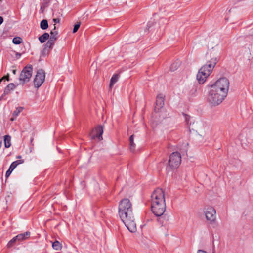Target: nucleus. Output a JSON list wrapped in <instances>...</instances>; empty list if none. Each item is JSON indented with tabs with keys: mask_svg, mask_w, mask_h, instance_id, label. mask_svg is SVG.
Returning <instances> with one entry per match:
<instances>
[{
	"mask_svg": "<svg viewBox=\"0 0 253 253\" xmlns=\"http://www.w3.org/2000/svg\"><path fill=\"white\" fill-rule=\"evenodd\" d=\"M197 253H208L207 252H206V251H203V250H199L198 251H197Z\"/></svg>",
	"mask_w": 253,
	"mask_h": 253,
	"instance_id": "obj_33",
	"label": "nucleus"
},
{
	"mask_svg": "<svg viewBox=\"0 0 253 253\" xmlns=\"http://www.w3.org/2000/svg\"><path fill=\"white\" fill-rule=\"evenodd\" d=\"M11 137L9 135H5L4 137V146L6 148H9L11 146Z\"/></svg>",
	"mask_w": 253,
	"mask_h": 253,
	"instance_id": "obj_15",
	"label": "nucleus"
},
{
	"mask_svg": "<svg viewBox=\"0 0 253 253\" xmlns=\"http://www.w3.org/2000/svg\"><path fill=\"white\" fill-rule=\"evenodd\" d=\"M3 21V18L1 16H0V25L2 24Z\"/></svg>",
	"mask_w": 253,
	"mask_h": 253,
	"instance_id": "obj_35",
	"label": "nucleus"
},
{
	"mask_svg": "<svg viewBox=\"0 0 253 253\" xmlns=\"http://www.w3.org/2000/svg\"><path fill=\"white\" fill-rule=\"evenodd\" d=\"M52 248L55 250H61L62 248V244L58 241H55L52 243Z\"/></svg>",
	"mask_w": 253,
	"mask_h": 253,
	"instance_id": "obj_17",
	"label": "nucleus"
},
{
	"mask_svg": "<svg viewBox=\"0 0 253 253\" xmlns=\"http://www.w3.org/2000/svg\"><path fill=\"white\" fill-rule=\"evenodd\" d=\"M53 44L50 42H47L45 44V46L46 48H52L53 46Z\"/></svg>",
	"mask_w": 253,
	"mask_h": 253,
	"instance_id": "obj_27",
	"label": "nucleus"
},
{
	"mask_svg": "<svg viewBox=\"0 0 253 253\" xmlns=\"http://www.w3.org/2000/svg\"><path fill=\"white\" fill-rule=\"evenodd\" d=\"M14 168L13 167H12L11 166H10L8 170H10L11 172H12V171L14 170Z\"/></svg>",
	"mask_w": 253,
	"mask_h": 253,
	"instance_id": "obj_34",
	"label": "nucleus"
},
{
	"mask_svg": "<svg viewBox=\"0 0 253 253\" xmlns=\"http://www.w3.org/2000/svg\"><path fill=\"white\" fill-rule=\"evenodd\" d=\"M57 39H52L51 38H49V40H48V42H50L53 44L54 45V43H55V41Z\"/></svg>",
	"mask_w": 253,
	"mask_h": 253,
	"instance_id": "obj_30",
	"label": "nucleus"
},
{
	"mask_svg": "<svg viewBox=\"0 0 253 253\" xmlns=\"http://www.w3.org/2000/svg\"><path fill=\"white\" fill-rule=\"evenodd\" d=\"M17 241V239L15 238V237L13 238L7 244V247L10 248L12 247L13 244Z\"/></svg>",
	"mask_w": 253,
	"mask_h": 253,
	"instance_id": "obj_25",
	"label": "nucleus"
},
{
	"mask_svg": "<svg viewBox=\"0 0 253 253\" xmlns=\"http://www.w3.org/2000/svg\"><path fill=\"white\" fill-rule=\"evenodd\" d=\"M33 140V139L32 138L31 140V142H32Z\"/></svg>",
	"mask_w": 253,
	"mask_h": 253,
	"instance_id": "obj_39",
	"label": "nucleus"
},
{
	"mask_svg": "<svg viewBox=\"0 0 253 253\" xmlns=\"http://www.w3.org/2000/svg\"><path fill=\"white\" fill-rule=\"evenodd\" d=\"M40 27L42 30H45L48 27V21L46 19L42 20L40 23Z\"/></svg>",
	"mask_w": 253,
	"mask_h": 253,
	"instance_id": "obj_20",
	"label": "nucleus"
},
{
	"mask_svg": "<svg viewBox=\"0 0 253 253\" xmlns=\"http://www.w3.org/2000/svg\"><path fill=\"white\" fill-rule=\"evenodd\" d=\"M185 119L186 121L187 122V123H188V122L189 121V120L190 119V116H189L188 115H185Z\"/></svg>",
	"mask_w": 253,
	"mask_h": 253,
	"instance_id": "obj_32",
	"label": "nucleus"
},
{
	"mask_svg": "<svg viewBox=\"0 0 253 253\" xmlns=\"http://www.w3.org/2000/svg\"><path fill=\"white\" fill-rule=\"evenodd\" d=\"M15 118H15L14 117H12V118H11L10 119V120H11V121H13L15 119Z\"/></svg>",
	"mask_w": 253,
	"mask_h": 253,
	"instance_id": "obj_37",
	"label": "nucleus"
},
{
	"mask_svg": "<svg viewBox=\"0 0 253 253\" xmlns=\"http://www.w3.org/2000/svg\"><path fill=\"white\" fill-rule=\"evenodd\" d=\"M12 172H11L10 170H8L6 172V174H5V176L6 177H8L10 176V174Z\"/></svg>",
	"mask_w": 253,
	"mask_h": 253,
	"instance_id": "obj_31",
	"label": "nucleus"
},
{
	"mask_svg": "<svg viewBox=\"0 0 253 253\" xmlns=\"http://www.w3.org/2000/svg\"><path fill=\"white\" fill-rule=\"evenodd\" d=\"M204 212L206 218L210 223H213L216 220V210L212 206H206L204 209Z\"/></svg>",
	"mask_w": 253,
	"mask_h": 253,
	"instance_id": "obj_7",
	"label": "nucleus"
},
{
	"mask_svg": "<svg viewBox=\"0 0 253 253\" xmlns=\"http://www.w3.org/2000/svg\"><path fill=\"white\" fill-rule=\"evenodd\" d=\"M4 79H6L7 81H9V74H7V76L3 77L1 79H0V83Z\"/></svg>",
	"mask_w": 253,
	"mask_h": 253,
	"instance_id": "obj_28",
	"label": "nucleus"
},
{
	"mask_svg": "<svg viewBox=\"0 0 253 253\" xmlns=\"http://www.w3.org/2000/svg\"><path fill=\"white\" fill-rule=\"evenodd\" d=\"M216 63V58L212 57L200 68L197 75V79L199 84H202L206 81Z\"/></svg>",
	"mask_w": 253,
	"mask_h": 253,
	"instance_id": "obj_3",
	"label": "nucleus"
},
{
	"mask_svg": "<svg viewBox=\"0 0 253 253\" xmlns=\"http://www.w3.org/2000/svg\"><path fill=\"white\" fill-rule=\"evenodd\" d=\"M30 235V232L29 231L26 232L25 233L20 234L16 236L15 238L17 239V241H20L28 239Z\"/></svg>",
	"mask_w": 253,
	"mask_h": 253,
	"instance_id": "obj_12",
	"label": "nucleus"
},
{
	"mask_svg": "<svg viewBox=\"0 0 253 253\" xmlns=\"http://www.w3.org/2000/svg\"><path fill=\"white\" fill-rule=\"evenodd\" d=\"M50 37L52 39H57L58 38V32L56 30V26L54 24L53 29L50 31Z\"/></svg>",
	"mask_w": 253,
	"mask_h": 253,
	"instance_id": "obj_18",
	"label": "nucleus"
},
{
	"mask_svg": "<svg viewBox=\"0 0 253 253\" xmlns=\"http://www.w3.org/2000/svg\"><path fill=\"white\" fill-rule=\"evenodd\" d=\"M22 42V40L20 37H15L13 39L12 42L15 44H19Z\"/></svg>",
	"mask_w": 253,
	"mask_h": 253,
	"instance_id": "obj_23",
	"label": "nucleus"
},
{
	"mask_svg": "<svg viewBox=\"0 0 253 253\" xmlns=\"http://www.w3.org/2000/svg\"><path fill=\"white\" fill-rule=\"evenodd\" d=\"M21 157V156H19L18 157V158H20Z\"/></svg>",
	"mask_w": 253,
	"mask_h": 253,
	"instance_id": "obj_38",
	"label": "nucleus"
},
{
	"mask_svg": "<svg viewBox=\"0 0 253 253\" xmlns=\"http://www.w3.org/2000/svg\"><path fill=\"white\" fill-rule=\"evenodd\" d=\"M181 162V154L178 152L171 153L169 157V165L172 169L178 168Z\"/></svg>",
	"mask_w": 253,
	"mask_h": 253,
	"instance_id": "obj_6",
	"label": "nucleus"
},
{
	"mask_svg": "<svg viewBox=\"0 0 253 253\" xmlns=\"http://www.w3.org/2000/svg\"><path fill=\"white\" fill-rule=\"evenodd\" d=\"M223 93L211 86L207 97V101L211 106H216L220 104L226 97Z\"/></svg>",
	"mask_w": 253,
	"mask_h": 253,
	"instance_id": "obj_4",
	"label": "nucleus"
},
{
	"mask_svg": "<svg viewBox=\"0 0 253 253\" xmlns=\"http://www.w3.org/2000/svg\"><path fill=\"white\" fill-rule=\"evenodd\" d=\"M119 215L130 232L134 233L136 231V225L132 212V205L129 199H124L120 202Z\"/></svg>",
	"mask_w": 253,
	"mask_h": 253,
	"instance_id": "obj_1",
	"label": "nucleus"
},
{
	"mask_svg": "<svg viewBox=\"0 0 253 253\" xmlns=\"http://www.w3.org/2000/svg\"><path fill=\"white\" fill-rule=\"evenodd\" d=\"M211 86L218 90L219 92L223 93L224 95L227 96L229 87V82L226 78H221L217 80Z\"/></svg>",
	"mask_w": 253,
	"mask_h": 253,
	"instance_id": "obj_5",
	"label": "nucleus"
},
{
	"mask_svg": "<svg viewBox=\"0 0 253 253\" xmlns=\"http://www.w3.org/2000/svg\"><path fill=\"white\" fill-rule=\"evenodd\" d=\"M16 86L15 84L13 83L9 84L5 88L4 91V93L5 94H8L11 90H13L15 88Z\"/></svg>",
	"mask_w": 253,
	"mask_h": 253,
	"instance_id": "obj_13",
	"label": "nucleus"
},
{
	"mask_svg": "<svg viewBox=\"0 0 253 253\" xmlns=\"http://www.w3.org/2000/svg\"><path fill=\"white\" fill-rule=\"evenodd\" d=\"M12 73H13V74H16V70H12Z\"/></svg>",
	"mask_w": 253,
	"mask_h": 253,
	"instance_id": "obj_36",
	"label": "nucleus"
},
{
	"mask_svg": "<svg viewBox=\"0 0 253 253\" xmlns=\"http://www.w3.org/2000/svg\"><path fill=\"white\" fill-rule=\"evenodd\" d=\"M119 79V76L117 74L114 75L111 79L110 83V88H111L113 85L117 82Z\"/></svg>",
	"mask_w": 253,
	"mask_h": 253,
	"instance_id": "obj_19",
	"label": "nucleus"
},
{
	"mask_svg": "<svg viewBox=\"0 0 253 253\" xmlns=\"http://www.w3.org/2000/svg\"><path fill=\"white\" fill-rule=\"evenodd\" d=\"M164 105V97L162 94H159L157 96L156 101V106L155 110L156 112H158L163 108Z\"/></svg>",
	"mask_w": 253,
	"mask_h": 253,
	"instance_id": "obj_11",
	"label": "nucleus"
},
{
	"mask_svg": "<svg viewBox=\"0 0 253 253\" xmlns=\"http://www.w3.org/2000/svg\"><path fill=\"white\" fill-rule=\"evenodd\" d=\"M53 22H54V24L55 25V23H59L60 22V19L59 18H54L53 19Z\"/></svg>",
	"mask_w": 253,
	"mask_h": 253,
	"instance_id": "obj_29",
	"label": "nucleus"
},
{
	"mask_svg": "<svg viewBox=\"0 0 253 253\" xmlns=\"http://www.w3.org/2000/svg\"><path fill=\"white\" fill-rule=\"evenodd\" d=\"M33 72L32 67L31 66L25 67L22 71L19 80L24 84L30 81Z\"/></svg>",
	"mask_w": 253,
	"mask_h": 253,
	"instance_id": "obj_8",
	"label": "nucleus"
},
{
	"mask_svg": "<svg viewBox=\"0 0 253 253\" xmlns=\"http://www.w3.org/2000/svg\"><path fill=\"white\" fill-rule=\"evenodd\" d=\"M45 80V73L42 69L37 71L34 81V84L35 87L39 88L43 84Z\"/></svg>",
	"mask_w": 253,
	"mask_h": 253,
	"instance_id": "obj_9",
	"label": "nucleus"
},
{
	"mask_svg": "<svg viewBox=\"0 0 253 253\" xmlns=\"http://www.w3.org/2000/svg\"><path fill=\"white\" fill-rule=\"evenodd\" d=\"M103 133V127L98 126L92 131L90 136L91 139L98 138L99 140L102 139V134Z\"/></svg>",
	"mask_w": 253,
	"mask_h": 253,
	"instance_id": "obj_10",
	"label": "nucleus"
},
{
	"mask_svg": "<svg viewBox=\"0 0 253 253\" xmlns=\"http://www.w3.org/2000/svg\"><path fill=\"white\" fill-rule=\"evenodd\" d=\"M49 38V35L47 33H44L39 37V40L41 43H44Z\"/></svg>",
	"mask_w": 253,
	"mask_h": 253,
	"instance_id": "obj_16",
	"label": "nucleus"
},
{
	"mask_svg": "<svg viewBox=\"0 0 253 253\" xmlns=\"http://www.w3.org/2000/svg\"><path fill=\"white\" fill-rule=\"evenodd\" d=\"M24 162L23 160H16L13 162L10 166L13 167L14 169L19 164H22Z\"/></svg>",
	"mask_w": 253,
	"mask_h": 253,
	"instance_id": "obj_22",
	"label": "nucleus"
},
{
	"mask_svg": "<svg viewBox=\"0 0 253 253\" xmlns=\"http://www.w3.org/2000/svg\"><path fill=\"white\" fill-rule=\"evenodd\" d=\"M80 26V23H77L76 24H75L74 25V28L73 30V33H76L79 29Z\"/></svg>",
	"mask_w": 253,
	"mask_h": 253,
	"instance_id": "obj_26",
	"label": "nucleus"
},
{
	"mask_svg": "<svg viewBox=\"0 0 253 253\" xmlns=\"http://www.w3.org/2000/svg\"><path fill=\"white\" fill-rule=\"evenodd\" d=\"M133 135H132L129 138V149L133 152L135 148V144L134 142Z\"/></svg>",
	"mask_w": 253,
	"mask_h": 253,
	"instance_id": "obj_14",
	"label": "nucleus"
},
{
	"mask_svg": "<svg viewBox=\"0 0 253 253\" xmlns=\"http://www.w3.org/2000/svg\"><path fill=\"white\" fill-rule=\"evenodd\" d=\"M0 1H1V0H0Z\"/></svg>",
	"mask_w": 253,
	"mask_h": 253,
	"instance_id": "obj_40",
	"label": "nucleus"
},
{
	"mask_svg": "<svg viewBox=\"0 0 253 253\" xmlns=\"http://www.w3.org/2000/svg\"><path fill=\"white\" fill-rule=\"evenodd\" d=\"M179 66V63L178 62H176L175 63H173L171 65L170 67V69L171 71H174Z\"/></svg>",
	"mask_w": 253,
	"mask_h": 253,
	"instance_id": "obj_24",
	"label": "nucleus"
},
{
	"mask_svg": "<svg viewBox=\"0 0 253 253\" xmlns=\"http://www.w3.org/2000/svg\"><path fill=\"white\" fill-rule=\"evenodd\" d=\"M151 209L156 216L163 214L166 210L165 193L161 188H157L151 195Z\"/></svg>",
	"mask_w": 253,
	"mask_h": 253,
	"instance_id": "obj_2",
	"label": "nucleus"
},
{
	"mask_svg": "<svg viewBox=\"0 0 253 253\" xmlns=\"http://www.w3.org/2000/svg\"><path fill=\"white\" fill-rule=\"evenodd\" d=\"M23 110V108L22 107L16 108L15 110H14L13 112V116L15 118H16Z\"/></svg>",
	"mask_w": 253,
	"mask_h": 253,
	"instance_id": "obj_21",
	"label": "nucleus"
}]
</instances>
